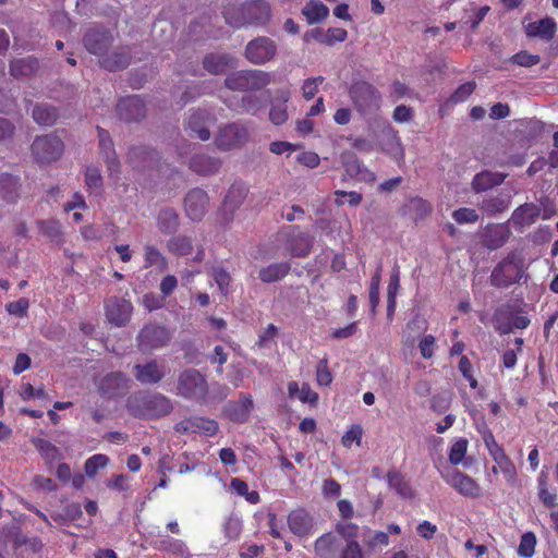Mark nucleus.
<instances>
[{
	"mask_svg": "<svg viewBox=\"0 0 558 558\" xmlns=\"http://www.w3.org/2000/svg\"><path fill=\"white\" fill-rule=\"evenodd\" d=\"M505 175L497 172L483 171L477 173L472 180V190L475 193L487 191L494 186L501 184Z\"/></svg>",
	"mask_w": 558,
	"mask_h": 558,
	"instance_id": "2f4dec72",
	"label": "nucleus"
},
{
	"mask_svg": "<svg viewBox=\"0 0 558 558\" xmlns=\"http://www.w3.org/2000/svg\"><path fill=\"white\" fill-rule=\"evenodd\" d=\"M166 366L158 364L156 361L134 366V377L143 385L158 384L166 376Z\"/></svg>",
	"mask_w": 558,
	"mask_h": 558,
	"instance_id": "a211bd4d",
	"label": "nucleus"
},
{
	"mask_svg": "<svg viewBox=\"0 0 558 558\" xmlns=\"http://www.w3.org/2000/svg\"><path fill=\"white\" fill-rule=\"evenodd\" d=\"M98 138L99 148L102 156L105 157L109 177L118 180L120 173V162L113 148V144L109 136V133L106 130L98 128Z\"/></svg>",
	"mask_w": 558,
	"mask_h": 558,
	"instance_id": "dca6fc26",
	"label": "nucleus"
},
{
	"mask_svg": "<svg viewBox=\"0 0 558 558\" xmlns=\"http://www.w3.org/2000/svg\"><path fill=\"white\" fill-rule=\"evenodd\" d=\"M28 307H29V302L25 298H21L15 302H10L5 305L7 312L10 315H14L17 317L26 316Z\"/></svg>",
	"mask_w": 558,
	"mask_h": 558,
	"instance_id": "e2e57ef3",
	"label": "nucleus"
},
{
	"mask_svg": "<svg viewBox=\"0 0 558 558\" xmlns=\"http://www.w3.org/2000/svg\"><path fill=\"white\" fill-rule=\"evenodd\" d=\"M63 153V143L56 135L36 137L32 144V154L39 163L58 160Z\"/></svg>",
	"mask_w": 558,
	"mask_h": 558,
	"instance_id": "0eeeda50",
	"label": "nucleus"
},
{
	"mask_svg": "<svg viewBox=\"0 0 558 558\" xmlns=\"http://www.w3.org/2000/svg\"><path fill=\"white\" fill-rule=\"evenodd\" d=\"M253 409V399L250 395L242 393L238 402L228 405V413L234 422H245Z\"/></svg>",
	"mask_w": 558,
	"mask_h": 558,
	"instance_id": "c756f323",
	"label": "nucleus"
},
{
	"mask_svg": "<svg viewBox=\"0 0 558 558\" xmlns=\"http://www.w3.org/2000/svg\"><path fill=\"white\" fill-rule=\"evenodd\" d=\"M290 264L288 263H275L259 270V279L263 282H275L282 279L290 271Z\"/></svg>",
	"mask_w": 558,
	"mask_h": 558,
	"instance_id": "f704fd0d",
	"label": "nucleus"
},
{
	"mask_svg": "<svg viewBox=\"0 0 558 558\" xmlns=\"http://www.w3.org/2000/svg\"><path fill=\"white\" fill-rule=\"evenodd\" d=\"M246 193L243 185H232L225 198V207L230 210L239 207L245 199Z\"/></svg>",
	"mask_w": 558,
	"mask_h": 558,
	"instance_id": "de8ad7c7",
	"label": "nucleus"
},
{
	"mask_svg": "<svg viewBox=\"0 0 558 558\" xmlns=\"http://www.w3.org/2000/svg\"><path fill=\"white\" fill-rule=\"evenodd\" d=\"M539 60V56L529 53L527 51H520L512 57L513 63L525 68L537 64Z\"/></svg>",
	"mask_w": 558,
	"mask_h": 558,
	"instance_id": "69168bd1",
	"label": "nucleus"
},
{
	"mask_svg": "<svg viewBox=\"0 0 558 558\" xmlns=\"http://www.w3.org/2000/svg\"><path fill=\"white\" fill-rule=\"evenodd\" d=\"M158 228L163 233H172L179 227V217L171 208L160 210L157 218Z\"/></svg>",
	"mask_w": 558,
	"mask_h": 558,
	"instance_id": "58836bf2",
	"label": "nucleus"
},
{
	"mask_svg": "<svg viewBox=\"0 0 558 558\" xmlns=\"http://www.w3.org/2000/svg\"><path fill=\"white\" fill-rule=\"evenodd\" d=\"M290 531L299 537H307L314 529L313 517L304 509H295L288 515Z\"/></svg>",
	"mask_w": 558,
	"mask_h": 558,
	"instance_id": "aec40b11",
	"label": "nucleus"
},
{
	"mask_svg": "<svg viewBox=\"0 0 558 558\" xmlns=\"http://www.w3.org/2000/svg\"><path fill=\"white\" fill-rule=\"evenodd\" d=\"M494 461L502 473L504 477L509 484L517 482V470L510 458L504 452L502 454L495 457Z\"/></svg>",
	"mask_w": 558,
	"mask_h": 558,
	"instance_id": "49530a36",
	"label": "nucleus"
},
{
	"mask_svg": "<svg viewBox=\"0 0 558 558\" xmlns=\"http://www.w3.org/2000/svg\"><path fill=\"white\" fill-rule=\"evenodd\" d=\"M213 117L206 110L191 111L186 121V128L201 141L210 138L209 124Z\"/></svg>",
	"mask_w": 558,
	"mask_h": 558,
	"instance_id": "5701e85b",
	"label": "nucleus"
},
{
	"mask_svg": "<svg viewBox=\"0 0 558 558\" xmlns=\"http://www.w3.org/2000/svg\"><path fill=\"white\" fill-rule=\"evenodd\" d=\"M132 310V304L126 300L112 298L106 302V316L111 324L118 327L124 326L129 322Z\"/></svg>",
	"mask_w": 558,
	"mask_h": 558,
	"instance_id": "f3484780",
	"label": "nucleus"
},
{
	"mask_svg": "<svg viewBox=\"0 0 558 558\" xmlns=\"http://www.w3.org/2000/svg\"><path fill=\"white\" fill-rule=\"evenodd\" d=\"M38 68L34 58L17 59L11 62L10 72L14 77H23L33 74Z\"/></svg>",
	"mask_w": 558,
	"mask_h": 558,
	"instance_id": "4c0bfd02",
	"label": "nucleus"
},
{
	"mask_svg": "<svg viewBox=\"0 0 558 558\" xmlns=\"http://www.w3.org/2000/svg\"><path fill=\"white\" fill-rule=\"evenodd\" d=\"M387 481L390 488L395 489L401 497H411L412 490L403 475L396 470H391L387 474Z\"/></svg>",
	"mask_w": 558,
	"mask_h": 558,
	"instance_id": "79ce46f5",
	"label": "nucleus"
},
{
	"mask_svg": "<svg viewBox=\"0 0 558 558\" xmlns=\"http://www.w3.org/2000/svg\"><path fill=\"white\" fill-rule=\"evenodd\" d=\"M506 208V202L499 197L487 198L482 203V209L489 215L504 211Z\"/></svg>",
	"mask_w": 558,
	"mask_h": 558,
	"instance_id": "774afa93",
	"label": "nucleus"
},
{
	"mask_svg": "<svg viewBox=\"0 0 558 558\" xmlns=\"http://www.w3.org/2000/svg\"><path fill=\"white\" fill-rule=\"evenodd\" d=\"M381 134V150L390 156L398 163V166H402L404 163L405 153L398 132L388 122H385L383 124Z\"/></svg>",
	"mask_w": 558,
	"mask_h": 558,
	"instance_id": "ddd939ff",
	"label": "nucleus"
},
{
	"mask_svg": "<svg viewBox=\"0 0 558 558\" xmlns=\"http://www.w3.org/2000/svg\"><path fill=\"white\" fill-rule=\"evenodd\" d=\"M192 241L187 236L179 235L174 236L168 242L169 252L184 256L189 255L192 252Z\"/></svg>",
	"mask_w": 558,
	"mask_h": 558,
	"instance_id": "09e8293b",
	"label": "nucleus"
},
{
	"mask_svg": "<svg viewBox=\"0 0 558 558\" xmlns=\"http://www.w3.org/2000/svg\"><path fill=\"white\" fill-rule=\"evenodd\" d=\"M170 340L169 331L160 326H145L138 335V347L143 352L163 347Z\"/></svg>",
	"mask_w": 558,
	"mask_h": 558,
	"instance_id": "2eb2a0df",
	"label": "nucleus"
},
{
	"mask_svg": "<svg viewBox=\"0 0 558 558\" xmlns=\"http://www.w3.org/2000/svg\"><path fill=\"white\" fill-rule=\"evenodd\" d=\"M32 444L38 450L43 459L47 462H52L60 458V450L50 441L43 438H33Z\"/></svg>",
	"mask_w": 558,
	"mask_h": 558,
	"instance_id": "c03bdc74",
	"label": "nucleus"
},
{
	"mask_svg": "<svg viewBox=\"0 0 558 558\" xmlns=\"http://www.w3.org/2000/svg\"><path fill=\"white\" fill-rule=\"evenodd\" d=\"M230 488L236 495L244 497L252 505L259 502V494L256 490H250L248 485L241 478L233 477L230 482Z\"/></svg>",
	"mask_w": 558,
	"mask_h": 558,
	"instance_id": "37998d69",
	"label": "nucleus"
},
{
	"mask_svg": "<svg viewBox=\"0 0 558 558\" xmlns=\"http://www.w3.org/2000/svg\"><path fill=\"white\" fill-rule=\"evenodd\" d=\"M85 48L98 58L104 57L112 45V35L98 26H92L84 35Z\"/></svg>",
	"mask_w": 558,
	"mask_h": 558,
	"instance_id": "f8f14e48",
	"label": "nucleus"
},
{
	"mask_svg": "<svg viewBox=\"0 0 558 558\" xmlns=\"http://www.w3.org/2000/svg\"><path fill=\"white\" fill-rule=\"evenodd\" d=\"M218 428V423L215 420L203 416H192L174 425V430L180 434L197 433L207 437L214 436Z\"/></svg>",
	"mask_w": 558,
	"mask_h": 558,
	"instance_id": "4468645a",
	"label": "nucleus"
},
{
	"mask_svg": "<svg viewBox=\"0 0 558 558\" xmlns=\"http://www.w3.org/2000/svg\"><path fill=\"white\" fill-rule=\"evenodd\" d=\"M226 22L235 28L244 26H265L271 19V9L264 0H248L240 7L228 8L225 11Z\"/></svg>",
	"mask_w": 558,
	"mask_h": 558,
	"instance_id": "f257e3e1",
	"label": "nucleus"
},
{
	"mask_svg": "<svg viewBox=\"0 0 558 558\" xmlns=\"http://www.w3.org/2000/svg\"><path fill=\"white\" fill-rule=\"evenodd\" d=\"M121 119L135 121L145 116V105L138 96H130L121 99L117 106Z\"/></svg>",
	"mask_w": 558,
	"mask_h": 558,
	"instance_id": "a878e982",
	"label": "nucleus"
},
{
	"mask_svg": "<svg viewBox=\"0 0 558 558\" xmlns=\"http://www.w3.org/2000/svg\"><path fill=\"white\" fill-rule=\"evenodd\" d=\"M291 97L289 88H280L271 101L269 120L275 125H281L288 120L287 102Z\"/></svg>",
	"mask_w": 558,
	"mask_h": 558,
	"instance_id": "393cba45",
	"label": "nucleus"
},
{
	"mask_svg": "<svg viewBox=\"0 0 558 558\" xmlns=\"http://www.w3.org/2000/svg\"><path fill=\"white\" fill-rule=\"evenodd\" d=\"M363 436V429L361 425H352L345 434L341 438V442L344 447L350 448L353 442L356 444V446H361Z\"/></svg>",
	"mask_w": 558,
	"mask_h": 558,
	"instance_id": "13d9d810",
	"label": "nucleus"
},
{
	"mask_svg": "<svg viewBox=\"0 0 558 558\" xmlns=\"http://www.w3.org/2000/svg\"><path fill=\"white\" fill-rule=\"evenodd\" d=\"M208 392V384L197 369L183 371L177 380L175 395L184 399L203 401Z\"/></svg>",
	"mask_w": 558,
	"mask_h": 558,
	"instance_id": "7ed1b4c3",
	"label": "nucleus"
},
{
	"mask_svg": "<svg viewBox=\"0 0 558 558\" xmlns=\"http://www.w3.org/2000/svg\"><path fill=\"white\" fill-rule=\"evenodd\" d=\"M302 13L310 24H315L328 16L329 9L319 0H311L305 4Z\"/></svg>",
	"mask_w": 558,
	"mask_h": 558,
	"instance_id": "c9c22d12",
	"label": "nucleus"
},
{
	"mask_svg": "<svg viewBox=\"0 0 558 558\" xmlns=\"http://www.w3.org/2000/svg\"><path fill=\"white\" fill-rule=\"evenodd\" d=\"M204 68L211 74H221L235 65V59L229 54L211 53L205 57Z\"/></svg>",
	"mask_w": 558,
	"mask_h": 558,
	"instance_id": "7c9ffc66",
	"label": "nucleus"
},
{
	"mask_svg": "<svg viewBox=\"0 0 558 558\" xmlns=\"http://www.w3.org/2000/svg\"><path fill=\"white\" fill-rule=\"evenodd\" d=\"M510 314L508 306L499 307L494 314V322L496 329L501 332H508L511 328L525 329L530 325V319L526 316H514L511 324H504V318Z\"/></svg>",
	"mask_w": 558,
	"mask_h": 558,
	"instance_id": "c85d7f7f",
	"label": "nucleus"
},
{
	"mask_svg": "<svg viewBox=\"0 0 558 558\" xmlns=\"http://www.w3.org/2000/svg\"><path fill=\"white\" fill-rule=\"evenodd\" d=\"M324 80L325 78L323 76L308 77L304 80L301 86L302 96L306 100L313 99L318 93L319 86L323 84Z\"/></svg>",
	"mask_w": 558,
	"mask_h": 558,
	"instance_id": "5fc2aeb1",
	"label": "nucleus"
},
{
	"mask_svg": "<svg viewBox=\"0 0 558 558\" xmlns=\"http://www.w3.org/2000/svg\"><path fill=\"white\" fill-rule=\"evenodd\" d=\"M248 141L246 126L240 123H230L220 128L215 144L220 150H232L242 147Z\"/></svg>",
	"mask_w": 558,
	"mask_h": 558,
	"instance_id": "6e6552de",
	"label": "nucleus"
},
{
	"mask_svg": "<svg viewBox=\"0 0 558 558\" xmlns=\"http://www.w3.org/2000/svg\"><path fill=\"white\" fill-rule=\"evenodd\" d=\"M468 449V440L460 438L454 441L449 451V461L457 465L462 462Z\"/></svg>",
	"mask_w": 558,
	"mask_h": 558,
	"instance_id": "6e6d98bb",
	"label": "nucleus"
},
{
	"mask_svg": "<svg viewBox=\"0 0 558 558\" xmlns=\"http://www.w3.org/2000/svg\"><path fill=\"white\" fill-rule=\"evenodd\" d=\"M271 82L270 73L260 70L238 71L227 76L225 83L232 90H259Z\"/></svg>",
	"mask_w": 558,
	"mask_h": 558,
	"instance_id": "20e7f679",
	"label": "nucleus"
},
{
	"mask_svg": "<svg viewBox=\"0 0 558 558\" xmlns=\"http://www.w3.org/2000/svg\"><path fill=\"white\" fill-rule=\"evenodd\" d=\"M312 247V238L306 233H299L291 241V254L296 257L306 256Z\"/></svg>",
	"mask_w": 558,
	"mask_h": 558,
	"instance_id": "a18cd8bd",
	"label": "nucleus"
},
{
	"mask_svg": "<svg viewBox=\"0 0 558 558\" xmlns=\"http://www.w3.org/2000/svg\"><path fill=\"white\" fill-rule=\"evenodd\" d=\"M128 408L132 415L144 418H159L171 413L172 401L158 392L135 393L128 400Z\"/></svg>",
	"mask_w": 558,
	"mask_h": 558,
	"instance_id": "f03ea898",
	"label": "nucleus"
},
{
	"mask_svg": "<svg viewBox=\"0 0 558 558\" xmlns=\"http://www.w3.org/2000/svg\"><path fill=\"white\" fill-rule=\"evenodd\" d=\"M39 231L43 235L47 236L51 241H56L60 238L61 230L60 225L56 220H46L38 222Z\"/></svg>",
	"mask_w": 558,
	"mask_h": 558,
	"instance_id": "4d7b16f0",
	"label": "nucleus"
},
{
	"mask_svg": "<svg viewBox=\"0 0 558 558\" xmlns=\"http://www.w3.org/2000/svg\"><path fill=\"white\" fill-rule=\"evenodd\" d=\"M536 536L532 532L524 533L518 547L521 557L531 558L535 553Z\"/></svg>",
	"mask_w": 558,
	"mask_h": 558,
	"instance_id": "3c124183",
	"label": "nucleus"
},
{
	"mask_svg": "<svg viewBox=\"0 0 558 558\" xmlns=\"http://www.w3.org/2000/svg\"><path fill=\"white\" fill-rule=\"evenodd\" d=\"M109 463V458L106 454L97 453L92 456L85 461L84 470L88 477H94L98 470L104 469Z\"/></svg>",
	"mask_w": 558,
	"mask_h": 558,
	"instance_id": "8fccbe9b",
	"label": "nucleus"
},
{
	"mask_svg": "<svg viewBox=\"0 0 558 558\" xmlns=\"http://www.w3.org/2000/svg\"><path fill=\"white\" fill-rule=\"evenodd\" d=\"M524 32L529 38H538L549 41L557 32V23L553 17L546 16L538 21L524 24Z\"/></svg>",
	"mask_w": 558,
	"mask_h": 558,
	"instance_id": "6ab92c4d",
	"label": "nucleus"
},
{
	"mask_svg": "<svg viewBox=\"0 0 558 558\" xmlns=\"http://www.w3.org/2000/svg\"><path fill=\"white\" fill-rule=\"evenodd\" d=\"M33 118L40 125H51L56 122L58 112L56 108L41 104L33 109Z\"/></svg>",
	"mask_w": 558,
	"mask_h": 558,
	"instance_id": "a19ab883",
	"label": "nucleus"
},
{
	"mask_svg": "<svg viewBox=\"0 0 558 558\" xmlns=\"http://www.w3.org/2000/svg\"><path fill=\"white\" fill-rule=\"evenodd\" d=\"M128 378L120 372L104 376L97 384L98 391L107 398L123 393L128 388Z\"/></svg>",
	"mask_w": 558,
	"mask_h": 558,
	"instance_id": "4be33fe9",
	"label": "nucleus"
},
{
	"mask_svg": "<svg viewBox=\"0 0 558 558\" xmlns=\"http://www.w3.org/2000/svg\"><path fill=\"white\" fill-rule=\"evenodd\" d=\"M207 206V194L201 189L192 190L185 197L186 215L194 221H198L205 216Z\"/></svg>",
	"mask_w": 558,
	"mask_h": 558,
	"instance_id": "412c9836",
	"label": "nucleus"
},
{
	"mask_svg": "<svg viewBox=\"0 0 558 558\" xmlns=\"http://www.w3.org/2000/svg\"><path fill=\"white\" fill-rule=\"evenodd\" d=\"M343 546L342 538L333 533H325L314 543V553L320 558H335Z\"/></svg>",
	"mask_w": 558,
	"mask_h": 558,
	"instance_id": "b1692460",
	"label": "nucleus"
},
{
	"mask_svg": "<svg viewBox=\"0 0 558 558\" xmlns=\"http://www.w3.org/2000/svg\"><path fill=\"white\" fill-rule=\"evenodd\" d=\"M17 179L11 175H4L0 180V197L7 203H14L19 197Z\"/></svg>",
	"mask_w": 558,
	"mask_h": 558,
	"instance_id": "ea45409f",
	"label": "nucleus"
},
{
	"mask_svg": "<svg viewBox=\"0 0 558 558\" xmlns=\"http://www.w3.org/2000/svg\"><path fill=\"white\" fill-rule=\"evenodd\" d=\"M277 46L268 37H258L251 40L245 47L246 59L254 64H264L276 56Z\"/></svg>",
	"mask_w": 558,
	"mask_h": 558,
	"instance_id": "1a4fd4ad",
	"label": "nucleus"
},
{
	"mask_svg": "<svg viewBox=\"0 0 558 558\" xmlns=\"http://www.w3.org/2000/svg\"><path fill=\"white\" fill-rule=\"evenodd\" d=\"M160 549L170 551L174 555H179L182 558H186L189 556V550L186 545L180 541L174 538L162 539L159 545Z\"/></svg>",
	"mask_w": 558,
	"mask_h": 558,
	"instance_id": "603ef678",
	"label": "nucleus"
},
{
	"mask_svg": "<svg viewBox=\"0 0 558 558\" xmlns=\"http://www.w3.org/2000/svg\"><path fill=\"white\" fill-rule=\"evenodd\" d=\"M130 50L126 47L114 49L110 54L108 52L99 58L100 65L109 71H119L126 68L130 63Z\"/></svg>",
	"mask_w": 558,
	"mask_h": 558,
	"instance_id": "cd10ccee",
	"label": "nucleus"
},
{
	"mask_svg": "<svg viewBox=\"0 0 558 558\" xmlns=\"http://www.w3.org/2000/svg\"><path fill=\"white\" fill-rule=\"evenodd\" d=\"M444 478L447 484L464 497L475 499L482 496V487L480 484L465 473L453 470L444 475Z\"/></svg>",
	"mask_w": 558,
	"mask_h": 558,
	"instance_id": "9b49d317",
	"label": "nucleus"
},
{
	"mask_svg": "<svg viewBox=\"0 0 558 558\" xmlns=\"http://www.w3.org/2000/svg\"><path fill=\"white\" fill-rule=\"evenodd\" d=\"M340 161L350 178L365 183H374L376 181V174L353 151H342Z\"/></svg>",
	"mask_w": 558,
	"mask_h": 558,
	"instance_id": "9d476101",
	"label": "nucleus"
},
{
	"mask_svg": "<svg viewBox=\"0 0 558 558\" xmlns=\"http://www.w3.org/2000/svg\"><path fill=\"white\" fill-rule=\"evenodd\" d=\"M350 96L356 110L365 116L371 114L380 109L381 95L371 84L366 82H357L350 89Z\"/></svg>",
	"mask_w": 558,
	"mask_h": 558,
	"instance_id": "39448f33",
	"label": "nucleus"
},
{
	"mask_svg": "<svg viewBox=\"0 0 558 558\" xmlns=\"http://www.w3.org/2000/svg\"><path fill=\"white\" fill-rule=\"evenodd\" d=\"M339 558H363L359 543L355 539L344 543Z\"/></svg>",
	"mask_w": 558,
	"mask_h": 558,
	"instance_id": "338daca9",
	"label": "nucleus"
},
{
	"mask_svg": "<svg viewBox=\"0 0 558 558\" xmlns=\"http://www.w3.org/2000/svg\"><path fill=\"white\" fill-rule=\"evenodd\" d=\"M316 380L320 386H328L332 381V375L328 369L327 359H323L318 362L316 367Z\"/></svg>",
	"mask_w": 558,
	"mask_h": 558,
	"instance_id": "680f3d73",
	"label": "nucleus"
},
{
	"mask_svg": "<svg viewBox=\"0 0 558 558\" xmlns=\"http://www.w3.org/2000/svg\"><path fill=\"white\" fill-rule=\"evenodd\" d=\"M483 441L493 459L505 452L504 449L497 444L493 433L488 429L483 432Z\"/></svg>",
	"mask_w": 558,
	"mask_h": 558,
	"instance_id": "0e129e2a",
	"label": "nucleus"
},
{
	"mask_svg": "<svg viewBox=\"0 0 558 558\" xmlns=\"http://www.w3.org/2000/svg\"><path fill=\"white\" fill-rule=\"evenodd\" d=\"M541 216V207L533 203H525L519 206L511 216L512 223L522 229L536 222Z\"/></svg>",
	"mask_w": 558,
	"mask_h": 558,
	"instance_id": "bb28decb",
	"label": "nucleus"
},
{
	"mask_svg": "<svg viewBox=\"0 0 558 558\" xmlns=\"http://www.w3.org/2000/svg\"><path fill=\"white\" fill-rule=\"evenodd\" d=\"M522 263L514 255L501 260L493 270L490 282L498 288L513 284L522 277Z\"/></svg>",
	"mask_w": 558,
	"mask_h": 558,
	"instance_id": "423d86ee",
	"label": "nucleus"
},
{
	"mask_svg": "<svg viewBox=\"0 0 558 558\" xmlns=\"http://www.w3.org/2000/svg\"><path fill=\"white\" fill-rule=\"evenodd\" d=\"M223 531L230 541L236 539L242 532V520L235 514H231L225 522Z\"/></svg>",
	"mask_w": 558,
	"mask_h": 558,
	"instance_id": "864d4df0",
	"label": "nucleus"
},
{
	"mask_svg": "<svg viewBox=\"0 0 558 558\" xmlns=\"http://www.w3.org/2000/svg\"><path fill=\"white\" fill-rule=\"evenodd\" d=\"M144 268L155 267L159 271H165L168 269V260L163 256V254L154 245L146 244L144 245Z\"/></svg>",
	"mask_w": 558,
	"mask_h": 558,
	"instance_id": "72a5a7b5",
	"label": "nucleus"
},
{
	"mask_svg": "<svg viewBox=\"0 0 558 558\" xmlns=\"http://www.w3.org/2000/svg\"><path fill=\"white\" fill-rule=\"evenodd\" d=\"M511 235V231L506 225H494L488 227L486 231V245L496 250L502 246Z\"/></svg>",
	"mask_w": 558,
	"mask_h": 558,
	"instance_id": "473e14b6",
	"label": "nucleus"
},
{
	"mask_svg": "<svg viewBox=\"0 0 558 558\" xmlns=\"http://www.w3.org/2000/svg\"><path fill=\"white\" fill-rule=\"evenodd\" d=\"M228 106L234 110L246 113H254L259 108L258 99L253 95L243 96L239 106H234L233 104H228Z\"/></svg>",
	"mask_w": 558,
	"mask_h": 558,
	"instance_id": "bf43d9fd",
	"label": "nucleus"
},
{
	"mask_svg": "<svg viewBox=\"0 0 558 558\" xmlns=\"http://www.w3.org/2000/svg\"><path fill=\"white\" fill-rule=\"evenodd\" d=\"M452 218L458 223H475L478 220V215L473 208H459L452 213Z\"/></svg>",
	"mask_w": 558,
	"mask_h": 558,
	"instance_id": "052dcab7",
	"label": "nucleus"
},
{
	"mask_svg": "<svg viewBox=\"0 0 558 558\" xmlns=\"http://www.w3.org/2000/svg\"><path fill=\"white\" fill-rule=\"evenodd\" d=\"M220 167V161L207 155H197L191 161V168L201 174L215 173Z\"/></svg>",
	"mask_w": 558,
	"mask_h": 558,
	"instance_id": "e433bc0d",
	"label": "nucleus"
}]
</instances>
